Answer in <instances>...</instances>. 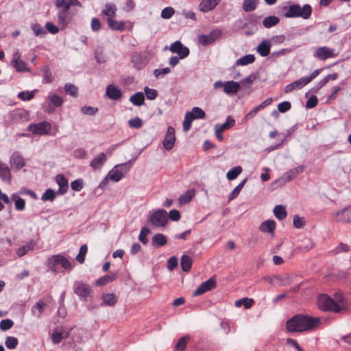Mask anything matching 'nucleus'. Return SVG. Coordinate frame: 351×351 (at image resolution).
<instances>
[{"instance_id":"1","label":"nucleus","mask_w":351,"mask_h":351,"mask_svg":"<svg viewBox=\"0 0 351 351\" xmlns=\"http://www.w3.org/2000/svg\"><path fill=\"white\" fill-rule=\"evenodd\" d=\"M320 323L319 317L308 315L296 314L286 322V329L289 332H302L315 330Z\"/></svg>"},{"instance_id":"2","label":"nucleus","mask_w":351,"mask_h":351,"mask_svg":"<svg viewBox=\"0 0 351 351\" xmlns=\"http://www.w3.org/2000/svg\"><path fill=\"white\" fill-rule=\"evenodd\" d=\"M55 6L58 10V25L61 29H64L72 19L69 12V5L65 4V0H56Z\"/></svg>"},{"instance_id":"3","label":"nucleus","mask_w":351,"mask_h":351,"mask_svg":"<svg viewBox=\"0 0 351 351\" xmlns=\"http://www.w3.org/2000/svg\"><path fill=\"white\" fill-rule=\"evenodd\" d=\"M319 305L321 308L325 311H331L335 313H340L345 310V302L342 297L335 302L332 298L323 295L319 298Z\"/></svg>"},{"instance_id":"4","label":"nucleus","mask_w":351,"mask_h":351,"mask_svg":"<svg viewBox=\"0 0 351 351\" xmlns=\"http://www.w3.org/2000/svg\"><path fill=\"white\" fill-rule=\"evenodd\" d=\"M312 14V8L309 4H305L301 7L299 4H293L289 6L288 11L285 14L286 18L301 17L308 19Z\"/></svg>"},{"instance_id":"5","label":"nucleus","mask_w":351,"mask_h":351,"mask_svg":"<svg viewBox=\"0 0 351 351\" xmlns=\"http://www.w3.org/2000/svg\"><path fill=\"white\" fill-rule=\"evenodd\" d=\"M149 221L156 227H164L168 222L167 213L164 209H158L149 216Z\"/></svg>"},{"instance_id":"6","label":"nucleus","mask_w":351,"mask_h":351,"mask_svg":"<svg viewBox=\"0 0 351 351\" xmlns=\"http://www.w3.org/2000/svg\"><path fill=\"white\" fill-rule=\"evenodd\" d=\"M130 167V162L118 165L108 173V176L114 182H119L123 178V172L126 173Z\"/></svg>"},{"instance_id":"7","label":"nucleus","mask_w":351,"mask_h":351,"mask_svg":"<svg viewBox=\"0 0 351 351\" xmlns=\"http://www.w3.org/2000/svg\"><path fill=\"white\" fill-rule=\"evenodd\" d=\"M213 86L216 89L223 87V91L228 95L237 93L240 88V84L232 80L224 82L217 81Z\"/></svg>"},{"instance_id":"8","label":"nucleus","mask_w":351,"mask_h":351,"mask_svg":"<svg viewBox=\"0 0 351 351\" xmlns=\"http://www.w3.org/2000/svg\"><path fill=\"white\" fill-rule=\"evenodd\" d=\"M51 128V126L49 123L43 121L38 123L29 124L27 130L34 134L45 135L49 133Z\"/></svg>"},{"instance_id":"9","label":"nucleus","mask_w":351,"mask_h":351,"mask_svg":"<svg viewBox=\"0 0 351 351\" xmlns=\"http://www.w3.org/2000/svg\"><path fill=\"white\" fill-rule=\"evenodd\" d=\"M221 30L216 29L213 30L208 35H199L197 38V40L199 43L204 46H206L213 43L215 40H217L221 36Z\"/></svg>"},{"instance_id":"10","label":"nucleus","mask_w":351,"mask_h":351,"mask_svg":"<svg viewBox=\"0 0 351 351\" xmlns=\"http://www.w3.org/2000/svg\"><path fill=\"white\" fill-rule=\"evenodd\" d=\"M304 171V167L302 166H298L297 167H295L289 171L286 172L280 178L276 180V183H280V184H285L294 178H296V176L302 173Z\"/></svg>"},{"instance_id":"11","label":"nucleus","mask_w":351,"mask_h":351,"mask_svg":"<svg viewBox=\"0 0 351 351\" xmlns=\"http://www.w3.org/2000/svg\"><path fill=\"white\" fill-rule=\"evenodd\" d=\"M332 218L337 222L351 223V206L334 213Z\"/></svg>"},{"instance_id":"12","label":"nucleus","mask_w":351,"mask_h":351,"mask_svg":"<svg viewBox=\"0 0 351 351\" xmlns=\"http://www.w3.org/2000/svg\"><path fill=\"white\" fill-rule=\"evenodd\" d=\"M21 54L19 51L14 52L12 55L11 64L17 72H25L29 69L26 63L21 60Z\"/></svg>"},{"instance_id":"13","label":"nucleus","mask_w":351,"mask_h":351,"mask_svg":"<svg viewBox=\"0 0 351 351\" xmlns=\"http://www.w3.org/2000/svg\"><path fill=\"white\" fill-rule=\"evenodd\" d=\"M169 49L172 53H178L180 59H183L189 55V48L184 46L180 40L173 43Z\"/></svg>"},{"instance_id":"14","label":"nucleus","mask_w":351,"mask_h":351,"mask_svg":"<svg viewBox=\"0 0 351 351\" xmlns=\"http://www.w3.org/2000/svg\"><path fill=\"white\" fill-rule=\"evenodd\" d=\"M175 141V130L173 127L169 126L162 142L164 148L168 151L172 149L174 146Z\"/></svg>"},{"instance_id":"15","label":"nucleus","mask_w":351,"mask_h":351,"mask_svg":"<svg viewBox=\"0 0 351 351\" xmlns=\"http://www.w3.org/2000/svg\"><path fill=\"white\" fill-rule=\"evenodd\" d=\"M216 286L215 280L213 278H210L206 281L202 282L199 287L193 292V296L200 295L205 292L210 291Z\"/></svg>"},{"instance_id":"16","label":"nucleus","mask_w":351,"mask_h":351,"mask_svg":"<svg viewBox=\"0 0 351 351\" xmlns=\"http://www.w3.org/2000/svg\"><path fill=\"white\" fill-rule=\"evenodd\" d=\"M315 56L319 60H325L330 58L336 56L335 50L328 47H320L316 49Z\"/></svg>"},{"instance_id":"17","label":"nucleus","mask_w":351,"mask_h":351,"mask_svg":"<svg viewBox=\"0 0 351 351\" xmlns=\"http://www.w3.org/2000/svg\"><path fill=\"white\" fill-rule=\"evenodd\" d=\"M74 292L81 298H86L91 293V288L88 285L81 282H75L74 284Z\"/></svg>"},{"instance_id":"18","label":"nucleus","mask_w":351,"mask_h":351,"mask_svg":"<svg viewBox=\"0 0 351 351\" xmlns=\"http://www.w3.org/2000/svg\"><path fill=\"white\" fill-rule=\"evenodd\" d=\"M10 165L16 171L22 169L25 165V160L19 152H14L10 157Z\"/></svg>"},{"instance_id":"19","label":"nucleus","mask_w":351,"mask_h":351,"mask_svg":"<svg viewBox=\"0 0 351 351\" xmlns=\"http://www.w3.org/2000/svg\"><path fill=\"white\" fill-rule=\"evenodd\" d=\"M49 261L53 263L54 265H61L62 267L67 270H71L73 267L71 263L62 255L52 256Z\"/></svg>"},{"instance_id":"20","label":"nucleus","mask_w":351,"mask_h":351,"mask_svg":"<svg viewBox=\"0 0 351 351\" xmlns=\"http://www.w3.org/2000/svg\"><path fill=\"white\" fill-rule=\"evenodd\" d=\"M106 95L112 100H119L123 96L121 90L113 84H109L106 87Z\"/></svg>"},{"instance_id":"21","label":"nucleus","mask_w":351,"mask_h":351,"mask_svg":"<svg viewBox=\"0 0 351 351\" xmlns=\"http://www.w3.org/2000/svg\"><path fill=\"white\" fill-rule=\"evenodd\" d=\"M221 0H202L199 5V9L202 12H208L215 8Z\"/></svg>"},{"instance_id":"22","label":"nucleus","mask_w":351,"mask_h":351,"mask_svg":"<svg viewBox=\"0 0 351 351\" xmlns=\"http://www.w3.org/2000/svg\"><path fill=\"white\" fill-rule=\"evenodd\" d=\"M107 160L106 155L104 153H100L97 157L94 158L90 164V166L94 170L100 169Z\"/></svg>"},{"instance_id":"23","label":"nucleus","mask_w":351,"mask_h":351,"mask_svg":"<svg viewBox=\"0 0 351 351\" xmlns=\"http://www.w3.org/2000/svg\"><path fill=\"white\" fill-rule=\"evenodd\" d=\"M36 245V241L32 239L29 242H27L25 245L19 247L16 250V253L19 257H22L27 254L29 251L32 250L34 247Z\"/></svg>"},{"instance_id":"24","label":"nucleus","mask_w":351,"mask_h":351,"mask_svg":"<svg viewBox=\"0 0 351 351\" xmlns=\"http://www.w3.org/2000/svg\"><path fill=\"white\" fill-rule=\"evenodd\" d=\"M275 229L276 222L271 219L263 221L259 226L260 231L265 233L274 234Z\"/></svg>"},{"instance_id":"25","label":"nucleus","mask_w":351,"mask_h":351,"mask_svg":"<svg viewBox=\"0 0 351 351\" xmlns=\"http://www.w3.org/2000/svg\"><path fill=\"white\" fill-rule=\"evenodd\" d=\"M0 178L5 182L10 183L11 173L8 166L0 161Z\"/></svg>"},{"instance_id":"26","label":"nucleus","mask_w":351,"mask_h":351,"mask_svg":"<svg viewBox=\"0 0 351 351\" xmlns=\"http://www.w3.org/2000/svg\"><path fill=\"white\" fill-rule=\"evenodd\" d=\"M271 43L269 40H263L257 47V51L263 56L265 57L269 54Z\"/></svg>"},{"instance_id":"27","label":"nucleus","mask_w":351,"mask_h":351,"mask_svg":"<svg viewBox=\"0 0 351 351\" xmlns=\"http://www.w3.org/2000/svg\"><path fill=\"white\" fill-rule=\"evenodd\" d=\"M152 243L154 246L162 247L167 244V237L161 233L155 234L152 239Z\"/></svg>"},{"instance_id":"28","label":"nucleus","mask_w":351,"mask_h":351,"mask_svg":"<svg viewBox=\"0 0 351 351\" xmlns=\"http://www.w3.org/2000/svg\"><path fill=\"white\" fill-rule=\"evenodd\" d=\"M56 182L59 186V191L60 193H65L69 188L68 180L62 174H58L56 178Z\"/></svg>"},{"instance_id":"29","label":"nucleus","mask_w":351,"mask_h":351,"mask_svg":"<svg viewBox=\"0 0 351 351\" xmlns=\"http://www.w3.org/2000/svg\"><path fill=\"white\" fill-rule=\"evenodd\" d=\"M193 261L192 258L186 254H184L181 257L180 265L183 271L188 272L191 269Z\"/></svg>"},{"instance_id":"30","label":"nucleus","mask_w":351,"mask_h":351,"mask_svg":"<svg viewBox=\"0 0 351 351\" xmlns=\"http://www.w3.org/2000/svg\"><path fill=\"white\" fill-rule=\"evenodd\" d=\"M190 340V336L189 335H184L178 341L176 344L174 351H184L186 348L188 342Z\"/></svg>"},{"instance_id":"31","label":"nucleus","mask_w":351,"mask_h":351,"mask_svg":"<svg viewBox=\"0 0 351 351\" xmlns=\"http://www.w3.org/2000/svg\"><path fill=\"white\" fill-rule=\"evenodd\" d=\"M132 62L137 69H141L147 64L146 59L143 57L140 53H135L132 57Z\"/></svg>"},{"instance_id":"32","label":"nucleus","mask_w":351,"mask_h":351,"mask_svg":"<svg viewBox=\"0 0 351 351\" xmlns=\"http://www.w3.org/2000/svg\"><path fill=\"white\" fill-rule=\"evenodd\" d=\"M130 101L134 106H141L145 102V96L143 93L137 92L132 95L130 98Z\"/></svg>"},{"instance_id":"33","label":"nucleus","mask_w":351,"mask_h":351,"mask_svg":"<svg viewBox=\"0 0 351 351\" xmlns=\"http://www.w3.org/2000/svg\"><path fill=\"white\" fill-rule=\"evenodd\" d=\"M116 278H117L116 274H111L104 276L95 281V285H97V286L106 285L112 282L114 280L116 279Z\"/></svg>"},{"instance_id":"34","label":"nucleus","mask_w":351,"mask_h":351,"mask_svg":"<svg viewBox=\"0 0 351 351\" xmlns=\"http://www.w3.org/2000/svg\"><path fill=\"white\" fill-rule=\"evenodd\" d=\"M103 304L106 306H112L117 302V298L114 293H106L102 297Z\"/></svg>"},{"instance_id":"35","label":"nucleus","mask_w":351,"mask_h":351,"mask_svg":"<svg viewBox=\"0 0 351 351\" xmlns=\"http://www.w3.org/2000/svg\"><path fill=\"white\" fill-rule=\"evenodd\" d=\"M274 214L275 217L279 220L284 219L287 215L286 208L282 205L276 206L274 208Z\"/></svg>"},{"instance_id":"36","label":"nucleus","mask_w":351,"mask_h":351,"mask_svg":"<svg viewBox=\"0 0 351 351\" xmlns=\"http://www.w3.org/2000/svg\"><path fill=\"white\" fill-rule=\"evenodd\" d=\"M116 12V5L114 4L108 3L105 5V8L103 10L102 14L108 16V18H111L115 16Z\"/></svg>"},{"instance_id":"37","label":"nucleus","mask_w":351,"mask_h":351,"mask_svg":"<svg viewBox=\"0 0 351 351\" xmlns=\"http://www.w3.org/2000/svg\"><path fill=\"white\" fill-rule=\"evenodd\" d=\"M109 27L114 30H123L125 27V23L121 21H116L112 18L107 19Z\"/></svg>"},{"instance_id":"38","label":"nucleus","mask_w":351,"mask_h":351,"mask_svg":"<svg viewBox=\"0 0 351 351\" xmlns=\"http://www.w3.org/2000/svg\"><path fill=\"white\" fill-rule=\"evenodd\" d=\"M280 21V19L278 17L276 16H269L268 17H266L263 21V25L266 28H270L276 25H277Z\"/></svg>"},{"instance_id":"39","label":"nucleus","mask_w":351,"mask_h":351,"mask_svg":"<svg viewBox=\"0 0 351 351\" xmlns=\"http://www.w3.org/2000/svg\"><path fill=\"white\" fill-rule=\"evenodd\" d=\"M255 61V57L253 54H247L245 55L239 59H238L236 62L237 65H247L248 64L252 63Z\"/></svg>"},{"instance_id":"40","label":"nucleus","mask_w":351,"mask_h":351,"mask_svg":"<svg viewBox=\"0 0 351 351\" xmlns=\"http://www.w3.org/2000/svg\"><path fill=\"white\" fill-rule=\"evenodd\" d=\"M195 119L193 113L186 112L183 121V130L186 132L189 131L191 127V123Z\"/></svg>"},{"instance_id":"41","label":"nucleus","mask_w":351,"mask_h":351,"mask_svg":"<svg viewBox=\"0 0 351 351\" xmlns=\"http://www.w3.org/2000/svg\"><path fill=\"white\" fill-rule=\"evenodd\" d=\"M46 304L42 301L39 300L32 309V313L36 317H40L43 313Z\"/></svg>"},{"instance_id":"42","label":"nucleus","mask_w":351,"mask_h":351,"mask_svg":"<svg viewBox=\"0 0 351 351\" xmlns=\"http://www.w3.org/2000/svg\"><path fill=\"white\" fill-rule=\"evenodd\" d=\"M12 199L14 201L15 208L18 210H23L25 206V201L24 199L20 197L17 194L12 195Z\"/></svg>"},{"instance_id":"43","label":"nucleus","mask_w":351,"mask_h":351,"mask_svg":"<svg viewBox=\"0 0 351 351\" xmlns=\"http://www.w3.org/2000/svg\"><path fill=\"white\" fill-rule=\"evenodd\" d=\"M247 182V178L243 180L232 191V193L229 195V200H232L235 199L239 194L240 193L241 189L243 188L244 185Z\"/></svg>"},{"instance_id":"44","label":"nucleus","mask_w":351,"mask_h":351,"mask_svg":"<svg viewBox=\"0 0 351 351\" xmlns=\"http://www.w3.org/2000/svg\"><path fill=\"white\" fill-rule=\"evenodd\" d=\"M254 303V301L252 298H243L235 302V306L237 307H241L242 305L245 306V308H250Z\"/></svg>"},{"instance_id":"45","label":"nucleus","mask_w":351,"mask_h":351,"mask_svg":"<svg viewBox=\"0 0 351 351\" xmlns=\"http://www.w3.org/2000/svg\"><path fill=\"white\" fill-rule=\"evenodd\" d=\"M241 172L242 167L240 166H237L228 171L226 177L229 180H233L236 179Z\"/></svg>"},{"instance_id":"46","label":"nucleus","mask_w":351,"mask_h":351,"mask_svg":"<svg viewBox=\"0 0 351 351\" xmlns=\"http://www.w3.org/2000/svg\"><path fill=\"white\" fill-rule=\"evenodd\" d=\"M258 0H244L243 9L245 12H252L256 8Z\"/></svg>"},{"instance_id":"47","label":"nucleus","mask_w":351,"mask_h":351,"mask_svg":"<svg viewBox=\"0 0 351 351\" xmlns=\"http://www.w3.org/2000/svg\"><path fill=\"white\" fill-rule=\"evenodd\" d=\"M87 251H88V247H87V245L86 244L82 245L80 247L79 253H78V254L76 256V261L79 263L82 264V263H84L85 256H86V254L87 253Z\"/></svg>"},{"instance_id":"48","label":"nucleus","mask_w":351,"mask_h":351,"mask_svg":"<svg viewBox=\"0 0 351 351\" xmlns=\"http://www.w3.org/2000/svg\"><path fill=\"white\" fill-rule=\"evenodd\" d=\"M235 125V121L234 119H232L230 116H228L226 119V121L225 123L218 126V130H219L221 132H223L226 130H228L232 127H233Z\"/></svg>"},{"instance_id":"49","label":"nucleus","mask_w":351,"mask_h":351,"mask_svg":"<svg viewBox=\"0 0 351 351\" xmlns=\"http://www.w3.org/2000/svg\"><path fill=\"white\" fill-rule=\"evenodd\" d=\"M19 343V341L17 338L14 337H7L5 341V346L10 350H13L16 348Z\"/></svg>"},{"instance_id":"50","label":"nucleus","mask_w":351,"mask_h":351,"mask_svg":"<svg viewBox=\"0 0 351 351\" xmlns=\"http://www.w3.org/2000/svg\"><path fill=\"white\" fill-rule=\"evenodd\" d=\"M31 28L34 32V34L36 36H43L46 34V31L44 28L38 23H33L31 25Z\"/></svg>"},{"instance_id":"51","label":"nucleus","mask_w":351,"mask_h":351,"mask_svg":"<svg viewBox=\"0 0 351 351\" xmlns=\"http://www.w3.org/2000/svg\"><path fill=\"white\" fill-rule=\"evenodd\" d=\"M56 197V193L55 191L51 189H49L45 191V192L43 194L41 197V199L43 201H53Z\"/></svg>"},{"instance_id":"52","label":"nucleus","mask_w":351,"mask_h":351,"mask_svg":"<svg viewBox=\"0 0 351 351\" xmlns=\"http://www.w3.org/2000/svg\"><path fill=\"white\" fill-rule=\"evenodd\" d=\"M150 230L147 227H143L138 236L139 241L143 244H147L148 242L146 237L149 234Z\"/></svg>"},{"instance_id":"53","label":"nucleus","mask_w":351,"mask_h":351,"mask_svg":"<svg viewBox=\"0 0 351 351\" xmlns=\"http://www.w3.org/2000/svg\"><path fill=\"white\" fill-rule=\"evenodd\" d=\"M274 278L277 279L280 282V285L282 286H287L291 284V278L289 275L285 276H276Z\"/></svg>"},{"instance_id":"54","label":"nucleus","mask_w":351,"mask_h":351,"mask_svg":"<svg viewBox=\"0 0 351 351\" xmlns=\"http://www.w3.org/2000/svg\"><path fill=\"white\" fill-rule=\"evenodd\" d=\"M14 325V322L10 319H3L0 322V329L6 331L10 329Z\"/></svg>"},{"instance_id":"55","label":"nucleus","mask_w":351,"mask_h":351,"mask_svg":"<svg viewBox=\"0 0 351 351\" xmlns=\"http://www.w3.org/2000/svg\"><path fill=\"white\" fill-rule=\"evenodd\" d=\"M144 91L147 99L149 100L155 99L158 95V92L156 90L150 88L148 86H145L144 88Z\"/></svg>"},{"instance_id":"56","label":"nucleus","mask_w":351,"mask_h":351,"mask_svg":"<svg viewBox=\"0 0 351 351\" xmlns=\"http://www.w3.org/2000/svg\"><path fill=\"white\" fill-rule=\"evenodd\" d=\"M171 72V69L169 67L163 69H156L154 71V75L156 78H162L166 74Z\"/></svg>"},{"instance_id":"57","label":"nucleus","mask_w":351,"mask_h":351,"mask_svg":"<svg viewBox=\"0 0 351 351\" xmlns=\"http://www.w3.org/2000/svg\"><path fill=\"white\" fill-rule=\"evenodd\" d=\"M314 246L313 242L310 239H304L302 241L299 248L301 251H308Z\"/></svg>"},{"instance_id":"58","label":"nucleus","mask_w":351,"mask_h":351,"mask_svg":"<svg viewBox=\"0 0 351 351\" xmlns=\"http://www.w3.org/2000/svg\"><path fill=\"white\" fill-rule=\"evenodd\" d=\"M174 13L175 10L173 8L167 7L162 10L161 17L165 19H169L173 15Z\"/></svg>"},{"instance_id":"59","label":"nucleus","mask_w":351,"mask_h":351,"mask_svg":"<svg viewBox=\"0 0 351 351\" xmlns=\"http://www.w3.org/2000/svg\"><path fill=\"white\" fill-rule=\"evenodd\" d=\"M64 90L66 93L69 94L71 96L76 97L77 95V88L73 84H65Z\"/></svg>"},{"instance_id":"60","label":"nucleus","mask_w":351,"mask_h":351,"mask_svg":"<svg viewBox=\"0 0 351 351\" xmlns=\"http://www.w3.org/2000/svg\"><path fill=\"white\" fill-rule=\"evenodd\" d=\"M34 97V91H21L18 94V97L23 101L30 100Z\"/></svg>"},{"instance_id":"61","label":"nucleus","mask_w":351,"mask_h":351,"mask_svg":"<svg viewBox=\"0 0 351 351\" xmlns=\"http://www.w3.org/2000/svg\"><path fill=\"white\" fill-rule=\"evenodd\" d=\"M191 113H193L195 119H204L206 116L205 112L199 107H194L192 109Z\"/></svg>"},{"instance_id":"62","label":"nucleus","mask_w":351,"mask_h":351,"mask_svg":"<svg viewBox=\"0 0 351 351\" xmlns=\"http://www.w3.org/2000/svg\"><path fill=\"white\" fill-rule=\"evenodd\" d=\"M193 193L190 191H187L185 193L182 194L180 198L179 202L180 204H187L189 203L192 197H193Z\"/></svg>"},{"instance_id":"63","label":"nucleus","mask_w":351,"mask_h":351,"mask_svg":"<svg viewBox=\"0 0 351 351\" xmlns=\"http://www.w3.org/2000/svg\"><path fill=\"white\" fill-rule=\"evenodd\" d=\"M50 101L56 106L60 107L62 106L63 99L62 98L58 95H53L49 97Z\"/></svg>"},{"instance_id":"64","label":"nucleus","mask_w":351,"mask_h":351,"mask_svg":"<svg viewBox=\"0 0 351 351\" xmlns=\"http://www.w3.org/2000/svg\"><path fill=\"white\" fill-rule=\"evenodd\" d=\"M128 124L132 128H141L143 126V121L139 117H136L130 119Z\"/></svg>"}]
</instances>
